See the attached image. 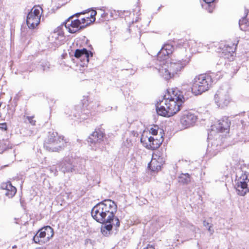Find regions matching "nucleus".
Segmentation results:
<instances>
[{
	"label": "nucleus",
	"mask_w": 249,
	"mask_h": 249,
	"mask_svg": "<svg viewBox=\"0 0 249 249\" xmlns=\"http://www.w3.org/2000/svg\"><path fill=\"white\" fill-rule=\"evenodd\" d=\"M164 97L163 100L158 102L156 105V111L159 115L169 117L179 110L186 109L184 105L185 97L177 89L172 90V95L169 92V94Z\"/></svg>",
	"instance_id": "nucleus-1"
},
{
	"label": "nucleus",
	"mask_w": 249,
	"mask_h": 249,
	"mask_svg": "<svg viewBox=\"0 0 249 249\" xmlns=\"http://www.w3.org/2000/svg\"><path fill=\"white\" fill-rule=\"evenodd\" d=\"M117 206L111 199H105L95 205L91 210L93 218L102 224H107L113 221L116 229L120 225L119 218L115 216Z\"/></svg>",
	"instance_id": "nucleus-2"
},
{
	"label": "nucleus",
	"mask_w": 249,
	"mask_h": 249,
	"mask_svg": "<svg viewBox=\"0 0 249 249\" xmlns=\"http://www.w3.org/2000/svg\"><path fill=\"white\" fill-rule=\"evenodd\" d=\"M214 73H206L196 76L194 79L192 91L195 95H200L207 91L214 82L220 78Z\"/></svg>",
	"instance_id": "nucleus-3"
},
{
	"label": "nucleus",
	"mask_w": 249,
	"mask_h": 249,
	"mask_svg": "<svg viewBox=\"0 0 249 249\" xmlns=\"http://www.w3.org/2000/svg\"><path fill=\"white\" fill-rule=\"evenodd\" d=\"M68 142L57 132L49 131L44 142V147L49 152H59L67 146Z\"/></svg>",
	"instance_id": "nucleus-4"
},
{
	"label": "nucleus",
	"mask_w": 249,
	"mask_h": 249,
	"mask_svg": "<svg viewBox=\"0 0 249 249\" xmlns=\"http://www.w3.org/2000/svg\"><path fill=\"white\" fill-rule=\"evenodd\" d=\"M235 188L237 194L244 196L249 192V173L241 169L237 170L236 174Z\"/></svg>",
	"instance_id": "nucleus-5"
},
{
	"label": "nucleus",
	"mask_w": 249,
	"mask_h": 249,
	"mask_svg": "<svg viewBox=\"0 0 249 249\" xmlns=\"http://www.w3.org/2000/svg\"><path fill=\"white\" fill-rule=\"evenodd\" d=\"M214 101L216 105L221 108L227 107L231 101L228 87H221L214 95Z\"/></svg>",
	"instance_id": "nucleus-6"
},
{
	"label": "nucleus",
	"mask_w": 249,
	"mask_h": 249,
	"mask_svg": "<svg viewBox=\"0 0 249 249\" xmlns=\"http://www.w3.org/2000/svg\"><path fill=\"white\" fill-rule=\"evenodd\" d=\"M54 234L53 229L50 226H46L39 229L34 236L33 240L36 243L42 245L48 242Z\"/></svg>",
	"instance_id": "nucleus-7"
},
{
	"label": "nucleus",
	"mask_w": 249,
	"mask_h": 249,
	"mask_svg": "<svg viewBox=\"0 0 249 249\" xmlns=\"http://www.w3.org/2000/svg\"><path fill=\"white\" fill-rule=\"evenodd\" d=\"M105 134L100 129H96L88 138L87 142L91 149L96 150L100 147V144L103 142Z\"/></svg>",
	"instance_id": "nucleus-8"
},
{
	"label": "nucleus",
	"mask_w": 249,
	"mask_h": 249,
	"mask_svg": "<svg viewBox=\"0 0 249 249\" xmlns=\"http://www.w3.org/2000/svg\"><path fill=\"white\" fill-rule=\"evenodd\" d=\"M40 7H34L28 13L26 18V24L29 28L34 29L40 23L41 15Z\"/></svg>",
	"instance_id": "nucleus-9"
},
{
	"label": "nucleus",
	"mask_w": 249,
	"mask_h": 249,
	"mask_svg": "<svg viewBox=\"0 0 249 249\" xmlns=\"http://www.w3.org/2000/svg\"><path fill=\"white\" fill-rule=\"evenodd\" d=\"M162 131V130H160V135H159V137L150 136L148 137L147 142H146V138L144 137L143 135H142L141 138V142L145 145V147L148 149L153 150L158 148L163 141Z\"/></svg>",
	"instance_id": "nucleus-10"
},
{
	"label": "nucleus",
	"mask_w": 249,
	"mask_h": 249,
	"mask_svg": "<svg viewBox=\"0 0 249 249\" xmlns=\"http://www.w3.org/2000/svg\"><path fill=\"white\" fill-rule=\"evenodd\" d=\"M83 166V165H72L71 160L68 158L63 160L59 165L60 170L64 173H81Z\"/></svg>",
	"instance_id": "nucleus-11"
},
{
	"label": "nucleus",
	"mask_w": 249,
	"mask_h": 249,
	"mask_svg": "<svg viewBox=\"0 0 249 249\" xmlns=\"http://www.w3.org/2000/svg\"><path fill=\"white\" fill-rule=\"evenodd\" d=\"M83 13H77L75 15L70 17L65 22V27L68 29L69 32L71 33H75L80 30L84 29L85 27L88 26L90 22L86 23L85 25H81V22L80 19H76L71 20L70 24L69 23L71 18H72L74 16L78 17Z\"/></svg>",
	"instance_id": "nucleus-12"
},
{
	"label": "nucleus",
	"mask_w": 249,
	"mask_h": 249,
	"mask_svg": "<svg viewBox=\"0 0 249 249\" xmlns=\"http://www.w3.org/2000/svg\"><path fill=\"white\" fill-rule=\"evenodd\" d=\"M189 59L186 58L181 60L171 59L168 65L170 72L175 76L180 72L189 62Z\"/></svg>",
	"instance_id": "nucleus-13"
},
{
	"label": "nucleus",
	"mask_w": 249,
	"mask_h": 249,
	"mask_svg": "<svg viewBox=\"0 0 249 249\" xmlns=\"http://www.w3.org/2000/svg\"><path fill=\"white\" fill-rule=\"evenodd\" d=\"M197 119V116L195 113L185 110L182 113L180 122L185 128H188L194 126Z\"/></svg>",
	"instance_id": "nucleus-14"
},
{
	"label": "nucleus",
	"mask_w": 249,
	"mask_h": 249,
	"mask_svg": "<svg viewBox=\"0 0 249 249\" xmlns=\"http://www.w3.org/2000/svg\"><path fill=\"white\" fill-rule=\"evenodd\" d=\"M151 164L148 165L150 169L154 172H158L161 170L162 165L165 162V157L160 152H157L153 156Z\"/></svg>",
	"instance_id": "nucleus-15"
},
{
	"label": "nucleus",
	"mask_w": 249,
	"mask_h": 249,
	"mask_svg": "<svg viewBox=\"0 0 249 249\" xmlns=\"http://www.w3.org/2000/svg\"><path fill=\"white\" fill-rule=\"evenodd\" d=\"M92 53L85 48L76 49L74 53V56L83 61V65L87 64L89 61V57H92Z\"/></svg>",
	"instance_id": "nucleus-16"
},
{
	"label": "nucleus",
	"mask_w": 249,
	"mask_h": 249,
	"mask_svg": "<svg viewBox=\"0 0 249 249\" xmlns=\"http://www.w3.org/2000/svg\"><path fill=\"white\" fill-rule=\"evenodd\" d=\"M237 43L238 42L234 43L232 44V46L229 45H225L223 48H222L223 52L221 53V57L225 59H232L233 53L236 49Z\"/></svg>",
	"instance_id": "nucleus-17"
},
{
	"label": "nucleus",
	"mask_w": 249,
	"mask_h": 249,
	"mask_svg": "<svg viewBox=\"0 0 249 249\" xmlns=\"http://www.w3.org/2000/svg\"><path fill=\"white\" fill-rule=\"evenodd\" d=\"M231 125V122L228 117H224L218 121L216 129L221 132L229 131Z\"/></svg>",
	"instance_id": "nucleus-18"
},
{
	"label": "nucleus",
	"mask_w": 249,
	"mask_h": 249,
	"mask_svg": "<svg viewBox=\"0 0 249 249\" xmlns=\"http://www.w3.org/2000/svg\"><path fill=\"white\" fill-rule=\"evenodd\" d=\"M0 188L6 191L8 188L10 189L9 193H5V195L9 198L13 197L17 192L16 188L12 185L10 181L2 183L0 185Z\"/></svg>",
	"instance_id": "nucleus-19"
},
{
	"label": "nucleus",
	"mask_w": 249,
	"mask_h": 249,
	"mask_svg": "<svg viewBox=\"0 0 249 249\" xmlns=\"http://www.w3.org/2000/svg\"><path fill=\"white\" fill-rule=\"evenodd\" d=\"M0 188L6 191L8 188L10 189L9 193H5V195L9 198L13 197L17 192L16 188L12 185L10 181L2 183L0 185Z\"/></svg>",
	"instance_id": "nucleus-20"
},
{
	"label": "nucleus",
	"mask_w": 249,
	"mask_h": 249,
	"mask_svg": "<svg viewBox=\"0 0 249 249\" xmlns=\"http://www.w3.org/2000/svg\"><path fill=\"white\" fill-rule=\"evenodd\" d=\"M158 70L160 76L166 80H168L174 76L173 73L170 72V70L168 67L167 66V68H166L165 64L159 66Z\"/></svg>",
	"instance_id": "nucleus-21"
},
{
	"label": "nucleus",
	"mask_w": 249,
	"mask_h": 249,
	"mask_svg": "<svg viewBox=\"0 0 249 249\" xmlns=\"http://www.w3.org/2000/svg\"><path fill=\"white\" fill-rule=\"evenodd\" d=\"M169 58V55L167 52L164 50H160L157 54V64L159 66L164 65L166 63V60Z\"/></svg>",
	"instance_id": "nucleus-22"
},
{
	"label": "nucleus",
	"mask_w": 249,
	"mask_h": 249,
	"mask_svg": "<svg viewBox=\"0 0 249 249\" xmlns=\"http://www.w3.org/2000/svg\"><path fill=\"white\" fill-rule=\"evenodd\" d=\"M239 25L241 30L249 31V12H247L246 16L239 21Z\"/></svg>",
	"instance_id": "nucleus-23"
},
{
	"label": "nucleus",
	"mask_w": 249,
	"mask_h": 249,
	"mask_svg": "<svg viewBox=\"0 0 249 249\" xmlns=\"http://www.w3.org/2000/svg\"><path fill=\"white\" fill-rule=\"evenodd\" d=\"M205 3L202 6L209 13H212L215 7L214 1L215 0H203Z\"/></svg>",
	"instance_id": "nucleus-24"
},
{
	"label": "nucleus",
	"mask_w": 249,
	"mask_h": 249,
	"mask_svg": "<svg viewBox=\"0 0 249 249\" xmlns=\"http://www.w3.org/2000/svg\"><path fill=\"white\" fill-rule=\"evenodd\" d=\"M178 182L182 184H188L190 182V176L188 173L181 174L178 177Z\"/></svg>",
	"instance_id": "nucleus-25"
},
{
	"label": "nucleus",
	"mask_w": 249,
	"mask_h": 249,
	"mask_svg": "<svg viewBox=\"0 0 249 249\" xmlns=\"http://www.w3.org/2000/svg\"><path fill=\"white\" fill-rule=\"evenodd\" d=\"M83 106L87 107L88 110H91L95 109L96 107H98L99 104L95 102H91L89 104L86 105V102L83 103Z\"/></svg>",
	"instance_id": "nucleus-26"
},
{
	"label": "nucleus",
	"mask_w": 249,
	"mask_h": 249,
	"mask_svg": "<svg viewBox=\"0 0 249 249\" xmlns=\"http://www.w3.org/2000/svg\"><path fill=\"white\" fill-rule=\"evenodd\" d=\"M103 225L102 226V228H104L106 230L108 231L109 232H111L113 226H114L113 224V221H111L109 223H107V224H103Z\"/></svg>",
	"instance_id": "nucleus-27"
},
{
	"label": "nucleus",
	"mask_w": 249,
	"mask_h": 249,
	"mask_svg": "<svg viewBox=\"0 0 249 249\" xmlns=\"http://www.w3.org/2000/svg\"><path fill=\"white\" fill-rule=\"evenodd\" d=\"M161 49L164 50L165 52H167V54L169 55L172 53L173 46L170 44H166Z\"/></svg>",
	"instance_id": "nucleus-28"
},
{
	"label": "nucleus",
	"mask_w": 249,
	"mask_h": 249,
	"mask_svg": "<svg viewBox=\"0 0 249 249\" xmlns=\"http://www.w3.org/2000/svg\"><path fill=\"white\" fill-rule=\"evenodd\" d=\"M159 130V127L158 125H154L149 130L150 133L155 136V137H159L158 136V132Z\"/></svg>",
	"instance_id": "nucleus-29"
},
{
	"label": "nucleus",
	"mask_w": 249,
	"mask_h": 249,
	"mask_svg": "<svg viewBox=\"0 0 249 249\" xmlns=\"http://www.w3.org/2000/svg\"><path fill=\"white\" fill-rule=\"evenodd\" d=\"M42 70L43 71H47L50 68V64L48 62H45L41 64Z\"/></svg>",
	"instance_id": "nucleus-30"
},
{
	"label": "nucleus",
	"mask_w": 249,
	"mask_h": 249,
	"mask_svg": "<svg viewBox=\"0 0 249 249\" xmlns=\"http://www.w3.org/2000/svg\"><path fill=\"white\" fill-rule=\"evenodd\" d=\"M97 14V12L95 10H92L91 12V14H90V18H92L93 19V20H91L90 19V23H91V22H94L95 20V15Z\"/></svg>",
	"instance_id": "nucleus-31"
},
{
	"label": "nucleus",
	"mask_w": 249,
	"mask_h": 249,
	"mask_svg": "<svg viewBox=\"0 0 249 249\" xmlns=\"http://www.w3.org/2000/svg\"><path fill=\"white\" fill-rule=\"evenodd\" d=\"M101 231L102 233V234L105 236H108L110 234V232L108 231L107 230H106L103 228H101Z\"/></svg>",
	"instance_id": "nucleus-32"
},
{
	"label": "nucleus",
	"mask_w": 249,
	"mask_h": 249,
	"mask_svg": "<svg viewBox=\"0 0 249 249\" xmlns=\"http://www.w3.org/2000/svg\"><path fill=\"white\" fill-rule=\"evenodd\" d=\"M81 25H85L88 22L87 21H90V18L89 17H87L86 18H82L81 20Z\"/></svg>",
	"instance_id": "nucleus-33"
},
{
	"label": "nucleus",
	"mask_w": 249,
	"mask_h": 249,
	"mask_svg": "<svg viewBox=\"0 0 249 249\" xmlns=\"http://www.w3.org/2000/svg\"><path fill=\"white\" fill-rule=\"evenodd\" d=\"M0 129L4 131L7 129V124L6 123H0Z\"/></svg>",
	"instance_id": "nucleus-34"
},
{
	"label": "nucleus",
	"mask_w": 249,
	"mask_h": 249,
	"mask_svg": "<svg viewBox=\"0 0 249 249\" xmlns=\"http://www.w3.org/2000/svg\"><path fill=\"white\" fill-rule=\"evenodd\" d=\"M28 120L29 121V123L33 125H35L36 124V121L33 120V117H27Z\"/></svg>",
	"instance_id": "nucleus-35"
},
{
	"label": "nucleus",
	"mask_w": 249,
	"mask_h": 249,
	"mask_svg": "<svg viewBox=\"0 0 249 249\" xmlns=\"http://www.w3.org/2000/svg\"><path fill=\"white\" fill-rule=\"evenodd\" d=\"M212 226L210 225V226H209V227L208 228V230L211 235L213 234L214 232V230H213V229H212Z\"/></svg>",
	"instance_id": "nucleus-36"
},
{
	"label": "nucleus",
	"mask_w": 249,
	"mask_h": 249,
	"mask_svg": "<svg viewBox=\"0 0 249 249\" xmlns=\"http://www.w3.org/2000/svg\"><path fill=\"white\" fill-rule=\"evenodd\" d=\"M143 249H155L153 246L148 245L146 248H145Z\"/></svg>",
	"instance_id": "nucleus-37"
},
{
	"label": "nucleus",
	"mask_w": 249,
	"mask_h": 249,
	"mask_svg": "<svg viewBox=\"0 0 249 249\" xmlns=\"http://www.w3.org/2000/svg\"><path fill=\"white\" fill-rule=\"evenodd\" d=\"M203 226L204 227L208 226L209 225V222H207L206 221L204 220L203 222Z\"/></svg>",
	"instance_id": "nucleus-38"
},
{
	"label": "nucleus",
	"mask_w": 249,
	"mask_h": 249,
	"mask_svg": "<svg viewBox=\"0 0 249 249\" xmlns=\"http://www.w3.org/2000/svg\"><path fill=\"white\" fill-rule=\"evenodd\" d=\"M10 188L7 189V190H6V193H9L10 192Z\"/></svg>",
	"instance_id": "nucleus-39"
},
{
	"label": "nucleus",
	"mask_w": 249,
	"mask_h": 249,
	"mask_svg": "<svg viewBox=\"0 0 249 249\" xmlns=\"http://www.w3.org/2000/svg\"><path fill=\"white\" fill-rule=\"evenodd\" d=\"M104 15H105V13L102 14V17H103Z\"/></svg>",
	"instance_id": "nucleus-40"
},
{
	"label": "nucleus",
	"mask_w": 249,
	"mask_h": 249,
	"mask_svg": "<svg viewBox=\"0 0 249 249\" xmlns=\"http://www.w3.org/2000/svg\"><path fill=\"white\" fill-rule=\"evenodd\" d=\"M104 15H105V13L102 14V17H103Z\"/></svg>",
	"instance_id": "nucleus-41"
},
{
	"label": "nucleus",
	"mask_w": 249,
	"mask_h": 249,
	"mask_svg": "<svg viewBox=\"0 0 249 249\" xmlns=\"http://www.w3.org/2000/svg\"><path fill=\"white\" fill-rule=\"evenodd\" d=\"M104 15H105V13L102 14V17H103Z\"/></svg>",
	"instance_id": "nucleus-42"
},
{
	"label": "nucleus",
	"mask_w": 249,
	"mask_h": 249,
	"mask_svg": "<svg viewBox=\"0 0 249 249\" xmlns=\"http://www.w3.org/2000/svg\"><path fill=\"white\" fill-rule=\"evenodd\" d=\"M104 15H105V13L102 14V17H103Z\"/></svg>",
	"instance_id": "nucleus-43"
}]
</instances>
